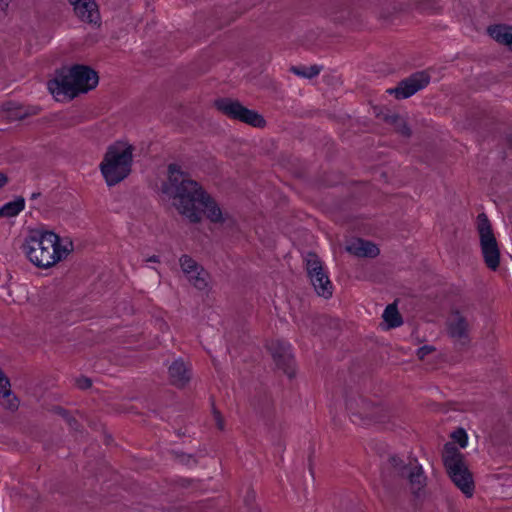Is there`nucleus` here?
Returning <instances> with one entry per match:
<instances>
[{"label": "nucleus", "mask_w": 512, "mask_h": 512, "mask_svg": "<svg viewBox=\"0 0 512 512\" xmlns=\"http://www.w3.org/2000/svg\"><path fill=\"white\" fill-rule=\"evenodd\" d=\"M187 280L198 290H205L209 286V274L203 267L186 276Z\"/></svg>", "instance_id": "19"}, {"label": "nucleus", "mask_w": 512, "mask_h": 512, "mask_svg": "<svg viewBox=\"0 0 512 512\" xmlns=\"http://www.w3.org/2000/svg\"><path fill=\"white\" fill-rule=\"evenodd\" d=\"M11 2L12 0H0V11L6 14Z\"/></svg>", "instance_id": "30"}, {"label": "nucleus", "mask_w": 512, "mask_h": 512, "mask_svg": "<svg viewBox=\"0 0 512 512\" xmlns=\"http://www.w3.org/2000/svg\"><path fill=\"white\" fill-rule=\"evenodd\" d=\"M390 463L402 477L408 478L412 493L417 494L425 487L426 476L422 466L419 465L416 459L410 460L408 464H404L399 457L392 456Z\"/></svg>", "instance_id": "9"}, {"label": "nucleus", "mask_w": 512, "mask_h": 512, "mask_svg": "<svg viewBox=\"0 0 512 512\" xmlns=\"http://www.w3.org/2000/svg\"><path fill=\"white\" fill-rule=\"evenodd\" d=\"M179 264L185 276L191 274L192 272H195V269H198V267H200V265L188 255H182L179 259Z\"/></svg>", "instance_id": "23"}, {"label": "nucleus", "mask_w": 512, "mask_h": 512, "mask_svg": "<svg viewBox=\"0 0 512 512\" xmlns=\"http://www.w3.org/2000/svg\"><path fill=\"white\" fill-rule=\"evenodd\" d=\"M347 251L357 257H376L379 254L378 247L370 241L354 239L346 247Z\"/></svg>", "instance_id": "15"}, {"label": "nucleus", "mask_w": 512, "mask_h": 512, "mask_svg": "<svg viewBox=\"0 0 512 512\" xmlns=\"http://www.w3.org/2000/svg\"><path fill=\"white\" fill-rule=\"evenodd\" d=\"M170 381L177 387H184L191 379V367L182 359L175 360L168 368Z\"/></svg>", "instance_id": "14"}, {"label": "nucleus", "mask_w": 512, "mask_h": 512, "mask_svg": "<svg viewBox=\"0 0 512 512\" xmlns=\"http://www.w3.org/2000/svg\"><path fill=\"white\" fill-rule=\"evenodd\" d=\"M448 336L462 346L470 343L471 322L468 317L458 309H453L446 320Z\"/></svg>", "instance_id": "10"}, {"label": "nucleus", "mask_w": 512, "mask_h": 512, "mask_svg": "<svg viewBox=\"0 0 512 512\" xmlns=\"http://www.w3.org/2000/svg\"><path fill=\"white\" fill-rule=\"evenodd\" d=\"M476 229L484 263L490 270L496 271L500 265V249L492 225L485 213H480L477 216Z\"/></svg>", "instance_id": "6"}, {"label": "nucleus", "mask_w": 512, "mask_h": 512, "mask_svg": "<svg viewBox=\"0 0 512 512\" xmlns=\"http://www.w3.org/2000/svg\"><path fill=\"white\" fill-rule=\"evenodd\" d=\"M445 469L455 486L468 498L472 497L475 484L463 454L454 443H446L442 452Z\"/></svg>", "instance_id": "5"}, {"label": "nucleus", "mask_w": 512, "mask_h": 512, "mask_svg": "<svg viewBox=\"0 0 512 512\" xmlns=\"http://www.w3.org/2000/svg\"><path fill=\"white\" fill-rule=\"evenodd\" d=\"M269 350L276 365L291 377L293 375V356L290 344L284 341H274L270 344Z\"/></svg>", "instance_id": "12"}, {"label": "nucleus", "mask_w": 512, "mask_h": 512, "mask_svg": "<svg viewBox=\"0 0 512 512\" xmlns=\"http://www.w3.org/2000/svg\"><path fill=\"white\" fill-rule=\"evenodd\" d=\"M496 477L500 480H504L508 485H512V471L507 470L496 474Z\"/></svg>", "instance_id": "27"}, {"label": "nucleus", "mask_w": 512, "mask_h": 512, "mask_svg": "<svg viewBox=\"0 0 512 512\" xmlns=\"http://www.w3.org/2000/svg\"><path fill=\"white\" fill-rule=\"evenodd\" d=\"M214 419H215L217 427L220 430H223V428H224V420H223L221 414L218 411H214Z\"/></svg>", "instance_id": "29"}, {"label": "nucleus", "mask_w": 512, "mask_h": 512, "mask_svg": "<svg viewBox=\"0 0 512 512\" xmlns=\"http://www.w3.org/2000/svg\"><path fill=\"white\" fill-rule=\"evenodd\" d=\"M98 80L97 73L88 66L75 65L66 74L50 80L47 87L57 101H64L94 89Z\"/></svg>", "instance_id": "3"}, {"label": "nucleus", "mask_w": 512, "mask_h": 512, "mask_svg": "<svg viewBox=\"0 0 512 512\" xmlns=\"http://www.w3.org/2000/svg\"><path fill=\"white\" fill-rule=\"evenodd\" d=\"M147 261H148V262H155V263H157V262H159V257H158V256H156V255H153V256L149 257V258L147 259Z\"/></svg>", "instance_id": "33"}, {"label": "nucleus", "mask_w": 512, "mask_h": 512, "mask_svg": "<svg viewBox=\"0 0 512 512\" xmlns=\"http://www.w3.org/2000/svg\"><path fill=\"white\" fill-rule=\"evenodd\" d=\"M8 183V177L0 172V189Z\"/></svg>", "instance_id": "32"}, {"label": "nucleus", "mask_w": 512, "mask_h": 512, "mask_svg": "<svg viewBox=\"0 0 512 512\" xmlns=\"http://www.w3.org/2000/svg\"><path fill=\"white\" fill-rule=\"evenodd\" d=\"M216 108L227 117L241 121L253 127H264L265 120L254 110L244 107L239 101L222 98L215 101Z\"/></svg>", "instance_id": "7"}, {"label": "nucleus", "mask_w": 512, "mask_h": 512, "mask_svg": "<svg viewBox=\"0 0 512 512\" xmlns=\"http://www.w3.org/2000/svg\"><path fill=\"white\" fill-rule=\"evenodd\" d=\"M353 404L354 403L352 401L347 402V408L350 411H352L353 414H358L361 417H364V418H367L370 420H374V421H378V422L382 421V416L380 415V413L382 412V408H380L378 406H374V405L370 406L368 403L362 401L361 410L355 411Z\"/></svg>", "instance_id": "18"}, {"label": "nucleus", "mask_w": 512, "mask_h": 512, "mask_svg": "<svg viewBox=\"0 0 512 512\" xmlns=\"http://www.w3.org/2000/svg\"><path fill=\"white\" fill-rule=\"evenodd\" d=\"M76 385L80 389H88L91 387L92 382L87 377H80L76 379Z\"/></svg>", "instance_id": "26"}, {"label": "nucleus", "mask_w": 512, "mask_h": 512, "mask_svg": "<svg viewBox=\"0 0 512 512\" xmlns=\"http://www.w3.org/2000/svg\"><path fill=\"white\" fill-rule=\"evenodd\" d=\"M161 191L175 210L191 223L200 222L202 215L215 224H223L229 219L228 212L176 164L168 166V179L163 182Z\"/></svg>", "instance_id": "1"}, {"label": "nucleus", "mask_w": 512, "mask_h": 512, "mask_svg": "<svg viewBox=\"0 0 512 512\" xmlns=\"http://www.w3.org/2000/svg\"><path fill=\"white\" fill-rule=\"evenodd\" d=\"M0 405L9 410L18 408V400L10 389V382L0 369Z\"/></svg>", "instance_id": "16"}, {"label": "nucleus", "mask_w": 512, "mask_h": 512, "mask_svg": "<svg viewBox=\"0 0 512 512\" xmlns=\"http://www.w3.org/2000/svg\"><path fill=\"white\" fill-rule=\"evenodd\" d=\"M389 120L394 125L395 129L403 136L409 137L411 135V130L407 125V122L404 118L393 115L389 117Z\"/></svg>", "instance_id": "24"}, {"label": "nucleus", "mask_w": 512, "mask_h": 512, "mask_svg": "<svg viewBox=\"0 0 512 512\" xmlns=\"http://www.w3.org/2000/svg\"><path fill=\"white\" fill-rule=\"evenodd\" d=\"M429 82V74L425 71H420L402 80L396 88L388 89L387 93L394 94L397 99H406L425 88Z\"/></svg>", "instance_id": "11"}, {"label": "nucleus", "mask_w": 512, "mask_h": 512, "mask_svg": "<svg viewBox=\"0 0 512 512\" xmlns=\"http://www.w3.org/2000/svg\"><path fill=\"white\" fill-rule=\"evenodd\" d=\"M25 207V200L22 197L4 204L0 208V217L11 218L17 216Z\"/></svg>", "instance_id": "20"}, {"label": "nucleus", "mask_w": 512, "mask_h": 512, "mask_svg": "<svg viewBox=\"0 0 512 512\" xmlns=\"http://www.w3.org/2000/svg\"><path fill=\"white\" fill-rule=\"evenodd\" d=\"M68 2L81 21L91 24L99 23L100 14L95 0H68Z\"/></svg>", "instance_id": "13"}, {"label": "nucleus", "mask_w": 512, "mask_h": 512, "mask_svg": "<svg viewBox=\"0 0 512 512\" xmlns=\"http://www.w3.org/2000/svg\"><path fill=\"white\" fill-rule=\"evenodd\" d=\"M488 33L495 41L512 50V26L494 25L488 28Z\"/></svg>", "instance_id": "17"}, {"label": "nucleus", "mask_w": 512, "mask_h": 512, "mask_svg": "<svg viewBox=\"0 0 512 512\" xmlns=\"http://www.w3.org/2000/svg\"><path fill=\"white\" fill-rule=\"evenodd\" d=\"M134 147L128 142L116 141L109 145L99 165L108 186H114L131 173Z\"/></svg>", "instance_id": "4"}, {"label": "nucleus", "mask_w": 512, "mask_h": 512, "mask_svg": "<svg viewBox=\"0 0 512 512\" xmlns=\"http://www.w3.org/2000/svg\"><path fill=\"white\" fill-rule=\"evenodd\" d=\"M452 436L462 448L467 445V435L464 430L460 429L454 432Z\"/></svg>", "instance_id": "25"}, {"label": "nucleus", "mask_w": 512, "mask_h": 512, "mask_svg": "<svg viewBox=\"0 0 512 512\" xmlns=\"http://www.w3.org/2000/svg\"><path fill=\"white\" fill-rule=\"evenodd\" d=\"M510 145H511V147H512V141L510 142Z\"/></svg>", "instance_id": "34"}, {"label": "nucleus", "mask_w": 512, "mask_h": 512, "mask_svg": "<svg viewBox=\"0 0 512 512\" xmlns=\"http://www.w3.org/2000/svg\"><path fill=\"white\" fill-rule=\"evenodd\" d=\"M432 351H433V348L431 346H423L417 350V356L420 359H423L426 355H428Z\"/></svg>", "instance_id": "28"}, {"label": "nucleus", "mask_w": 512, "mask_h": 512, "mask_svg": "<svg viewBox=\"0 0 512 512\" xmlns=\"http://www.w3.org/2000/svg\"><path fill=\"white\" fill-rule=\"evenodd\" d=\"M322 70V67L319 66V65H311V66H304V65H301V66H292L290 68V71L299 76V77H302V78H306V79H312L316 76L319 75V73L321 72Z\"/></svg>", "instance_id": "22"}, {"label": "nucleus", "mask_w": 512, "mask_h": 512, "mask_svg": "<svg viewBox=\"0 0 512 512\" xmlns=\"http://www.w3.org/2000/svg\"><path fill=\"white\" fill-rule=\"evenodd\" d=\"M305 260L307 274L316 293L324 298L331 297L333 293V285L324 270L319 257L314 253H308Z\"/></svg>", "instance_id": "8"}, {"label": "nucleus", "mask_w": 512, "mask_h": 512, "mask_svg": "<svg viewBox=\"0 0 512 512\" xmlns=\"http://www.w3.org/2000/svg\"><path fill=\"white\" fill-rule=\"evenodd\" d=\"M436 0H420L419 4L423 9L432 8Z\"/></svg>", "instance_id": "31"}, {"label": "nucleus", "mask_w": 512, "mask_h": 512, "mask_svg": "<svg viewBox=\"0 0 512 512\" xmlns=\"http://www.w3.org/2000/svg\"><path fill=\"white\" fill-rule=\"evenodd\" d=\"M72 249L70 241L63 243L56 233L46 230L30 231L22 245V250L29 261L43 269L65 259Z\"/></svg>", "instance_id": "2"}, {"label": "nucleus", "mask_w": 512, "mask_h": 512, "mask_svg": "<svg viewBox=\"0 0 512 512\" xmlns=\"http://www.w3.org/2000/svg\"><path fill=\"white\" fill-rule=\"evenodd\" d=\"M383 319L389 328H395L402 324V317L398 312L396 304H389L383 313Z\"/></svg>", "instance_id": "21"}]
</instances>
